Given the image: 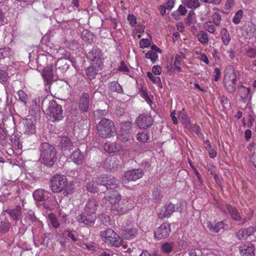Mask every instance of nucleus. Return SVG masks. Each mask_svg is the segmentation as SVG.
<instances>
[{
    "label": "nucleus",
    "instance_id": "f257e3e1",
    "mask_svg": "<svg viewBox=\"0 0 256 256\" xmlns=\"http://www.w3.org/2000/svg\"><path fill=\"white\" fill-rule=\"evenodd\" d=\"M110 202V210L115 214L123 215L128 210L129 202L127 199L121 200V195L116 191H110L107 193L103 199V202Z\"/></svg>",
    "mask_w": 256,
    "mask_h": 256
},
{
    "label": "nucleus",
    "instance_id": "f03ea898",
    "mask_svg": "<svg viewBox=\"0 0 256 256\" xmlns=\"http://www.w3.org/2000/svg\"><path fill=\"white\" fill-rule=\"evenodd\" d=\"M50 185L52 190L54 193L62 192L64 196H68L73 192L72 184L68 182L64 175L56 174L52 176L50 180Z\"/></svg>",
    "mask_w": 256,
    "mask_h": 256
},
{
    "label": "nucleus",
    "instance_id": "7ed1b4c3",
    "mask_svg": "<svg viewBox=\"0 0 256 256\" xmlns=\"http://www.w3.org/2000/svg\"><path fill=\"white\" fill-rule=\"evenodd\" d=\"M96 130L98 135L104 138H110L116 134L114 122L106 118L100 120L96 126Z\"/></svg>",
    "mask_w": 256,
    "mask_h": 256
},
{
    "label": "nucleus",
    "instance_id": "20e7f679",
    "mask_svg": "<svg viewBox=\"0 0 256 256\" xmlns=\"http://www.w3.org/2000/svg\"><path fill=\"white\" fill-rule=\"evenodd\" d=\"M40 160L46 166H51L56 160L54 148L47 142L42 143L40 147Z\"/></svg>",
    "mask_w": 256,
    "mask_h": 256
},
{
    "label": "nucleus",
    "instance_id": "39448f33",
    "mask_svg": "<svg viewBox=\"0 0 256 256\" xmlns=\"http://www.w3.org/2000/svg\"><path fill=\"white\" fill-rule=\"evenodd\" d=\"M236 76L234 70L232 66L226 70L224 79V86L226 90L230 94H234L236 91Z\"/></svg>",
    "mask_w": 256,
    "mask_h": 256
},
{
    "label": "nucleus",
    "instance_id": "423d86ee",
    "mask_svg": "<svg viewBox=\"0 0 256 256\" xmlns=\"http://www.w3.org/2000/svg\"><path fill=\"white\" fill-rule=\"evenodd\" d=\"M100 236L102 241L108 244L118 247L122 244L121 238L111 228L102 231Z\"/></svg>",
    "mask_w": 256,
    "mask_h": 256
},
{
    "label": "nucleus",
    "instance_id": "0eeeda50",
    "mask_svg": "<svg viewBox=\"0 0 256 256\" xmlns=\"http://www.w3.org/2000/svg\"><path fill=\"white\" fill-rule=\"evenodd\" d=\"M88 58L92 62V65H95L98 70H102L104 66V54L100 50L94 48L88 54Z\"/></svg>",
    "mask_w": 256,
    "mask_h": 256
},
{
    "label": "nucleus",
    "instance_id": "6e6552de",
    "mask_svg": "<svg viewBox=\"0 0 256 256\" xmlns=\"http://www.w3.org/2000/svg\"><path fill=\"white\" fill-rule=\"evenodd\" d=\"M96 184H98L106 186L107 189L110 188L112 190L118 186L119 181L113 176L102 175L98 178Z\"/></svg>",
    "mask_w": 256,
    "mask_h": 256
},
{
    "label": "nucleus",
    "instance_id": "1a4fd4ad",
    "mask_svg": "<svg viewBox=\"0 0 256 256\" xmlns=\"http://www.w3.org/2000/svg\"><path fill=\"white\" fill-rule=\"evenodd\" d=\"M48 111L50 116L53 120H60L64 117L62 106L55 102L50 104Z\"/></svg>",
    "mask_w": 256,
    "mask_h": 256
},
{
    "label": "nucleus",
    "instance_id": "9d476101",
    "mask_svg": "<svg viewBox=\"0 0 256 256\" xmlns=\"http://www.w3.org/2000/svg\"><path fill=\"white\" fill-rule=\"evenodd\" d=\"M144 172L140 169H134L126 172L122 178V182L126 184L130 181H135L142 177Z\"/></svg>",
    "mask_w": 256,
    "mask_h": 256
},
{
    "label": "nucleus",
    "instance_id": "9b49d317",
    "mask_svg": "<svg viewBox=\"0 0 256 256\" xmlns=\"http://www.w3.org/2000/svg\"><path fill=\"white\" fill-rule=\"evenodd\" d=\"M178 204H174L172 203L166 204L158 212V217L160 219L170 217L174 212L178 210Z\"/></svg>",
    "mask_w": 256,
    "mask_h": 256
},
{
    "label": "nucleus",
    "instance_id": "f8f14e48",
    "mask_svg": "<svg viewBox=\"0 0 256 256\" xmlns=\"http://www.w3.org/2000/svg\"><path fill=\"white\" fill-rule=\"evenodd\" d=\"M153 120L150 114H140L136 118V123L140 128H146L152 126Z\"/></svg>",
    "mask_w": 256,
    "mask_h": 256
},
{
    "label": "nucleus",
    "instance_id": "ddd939ff",
    "mask_svg": "<svg viewBox=\"0 0 256 256\" xmlns=\"http://www.w3.org/2000/svg\"><path fill=\"white\" fill-rule=\"evenodd\" d=\"M171 232L170 226L168 223H163L155 231L154 236L158 240L168 237Z\"/></svg>",
    "mask_w": 256,
    "mask_h": 256
},
{
    "label": "nucleus",
    "instance_id": "4468645a",
    "mask_svg": "<svg viewBox=\"0 0 256 256\" xmlns=\"http://www.w3.org/2000/svg\"><path fill=\"white\" fill-rule=\"evenodd\" d=\"M96 216L88 213H82L77 216V220L84 225L91 226L94 224L96 220Z\"/></svg>",
    "mask_w": 256,
    "mask_h": 256
},
{
    "label": "nucleus",
    "instance_id": "2eb2a0df",
    "mask_svg": "<svg viewBox=\"0 0 256 256\" xmlns=\"http://www.w3.org/2000/svg\"><path fill=\"white\" fill-rule=\"evenodd\" d=\"M238 248L242 256H254L255 255V246L250 242L241 245Z\"/></svg>",
    "mask_w": 256,
    "mask_h": 256
},
{
    "label": "nucleus",
    "instance_id": "dca6fc26",
    "mask_svg": "<svg viewBox=\"0 0 256 256\" xmlns=\"http://www.w3.org/2000/svg\"><path fill=\"white\" fill-rule=\"evenodd\" d=\"M59 147L64 154H68V152L73 148V144L68 138L64 136L61 138Z\"/></svg>",
    "mask_w": 256,
    "mask_h": 256
},
{
    "label": "nucleus",
    "instance_id": "f3484780",
    "mask_svg": "<svg viewBox=\"0 0 256 256\" xmlns=\"http://www.w3.org/2000/svg\"><path fill=\"white\" fill-rule=\"evenodd\" d=\"M22 124V130L24 133L27 134H31L35 132V125L31 119L26 118L24 120Z\"/></svg>",
    "mask_w": 256,
    "mask_h": 256
},
{
    "label": "nucleus",
    "instance_id": "a211bd4d",
    "mask_svg": "<svg viewBox=\"0 0 256 256\" xmlns=\"http://www.w3.org/2000/svg\"><path fill=\"white\" fill-rule=\"evenodd\" d=\"M254 232V228L250 226L248 228H242L236 232V236L240 240H245Z\"/></svg>",
    "mask_w": 256,
    "mask_h": 256
},
{
    "label": "nucleus",
    "instance_id": "6ab92c4d",
    "mask_svg": "<svg viewBox=\"0 0 256 256\" xmlns=\"http://www.w3.org/2000/svg\"><path fill=\"white\" fill-rule=\"evenodd\" d=\"M34 199L38 202H43L49 198L50 193L43 189H38L33 192Z\"/></svg>",
    "mask_w": 256,
    "mask_h": 256
},
{
    "label": "nucleus",
    "instance_id": "aec40b11",
    "mask_svg": "<svg viewBox=\"0 0 256 256\" xmlns=\"http://www.w3.org/2000/svg\"><path fill=\"white\" fill-rule=\"evenodd\" d=\"M98 204L94 199L88 200L85 206V211L86 213L94 215L98 209Z\"/></svg>",
    "mask_w": 256,
    "mask_h": 256
},
{
    "label": "nucleus",
    "instance_id": "412c9836",
    "mask_svg": "<svg viewBox=\"0 0 256 256\" xmlns=\"http://www.w3.org/2000/svg\"><path fill=\"white\" fill-rule=\"evenodd\" d=\"M250 92L249 88H247L242 84L239 85L238 88V92L240 98V100L244 102H246L250 99Z\"/></svg>",
    "mask_w": 256,
    "mask_h": 256
},
{
    "label": "nucleus",
    "instance_id": "4be33fe9",
    "mask_svg": "<svg viewBox=\"0 0 256 256\" xmlns=\"http://www.w3.org/2000/svg\"><path fill=\"white\" fill-rule=\"evenodd\" d=\"M138 234L136 228L129 226L126 228L122 233V236L128 240L132 239Z\"/></svg>",
    "mask_w": 256,
    "mask_h": 256
},
{
    "label": "nucleus",
    "instance_id": "5701e85b",
    "mask_svg": "<svg viewBox=\"0 0 256 256\" xmlns=\"http://www.w3.org/2000/svg\"><path fill=\"white\" fill-rule=\"evenodd\" d=\"M44 79L46 80V84H49L53 78V66H49L45 68L42 73Z\"/></svg>",
    "mask_w": 256,
    "mask_h": 256
},
{
    "label": "nucleus",
    "instance_id": "b1692460",
    "mask_svg": "<svg viewBox=\"0 0 256 256\" xmlns=\"http://www.w3.org/2000/svg\"><path fill=\"white\" fill-rule=\"evenodd\" d=\"M221 40H222L224 46H221V50L224 51L226 50H225L224 46H227L229 44L230 41V38L229 32L226 28H222L220 30Z\"/></svg>",
    "mask_w": 256,
    "mask_h": 256
},
{
    "label": "nucleus",
    "instance_id": "393cba45",
    "mask_svg": "<svg viewBox=\"0 0 256 256\" xmlns=\"http://www.w3.org/2000/svg\"><path fill=\"white\" fill-rule=\"evenodd\" d=\"M250 153L248 154V159L250 162L256 168V144H250L248 147Z\"/></svg>",
    "mask_w": 256,
    "mask_h": 256
},
{
    "label": "nucleus",
    "instance_id": "a878e982",
    "mask_svg": "<svg viewBox=\"0 0 256 256\" xmlns=\"http://www.w3.org/2000/svg\"><path fill=\"white\" fill-rule=\"evenodd\" d=\"M104 148L107 152L112 153L122 150V148L120 144L108 142L105 144Z\"/></svg>",
    "mask_w": 256,
    "mask_h": 256
},
{
    "label": "nucleus",
    "instance_id": "bb28decb",
    "mask_svg": "<svg viewBox=\"0 0 256 256\" xmlns=\"http://www.w3.org/2000/svg\"><path fill=\"white\" fill-rule=\"evenodd\" d=\"M89 96L88 94H84L80 101V108L83 112H86L88 108Z\"/></svg>",
    "mask_w": 256,
    "mask_h": 256
},
{
    "label": "nucleus",
    "instance_id": "cd10ccee",
    "mask_svg": "<svg viewBox=\"0 0 256 256\" xmlns=\"http://www.w3.org/2000/svg\"><path fill=\"white\" fill-rule=\"evenodd\" d=\"M174 242H166L161 245L160 250L164 254L168 255L174 250Z\"/></svg>",
    "mask_w": 256,
    "mask_h": 256
},
{
    "label": "nucleus",
    "instance_id": "c85d7f7f",
    "mask_svg": "<svg viewBox=\"0 0 256 256\" xmlns=\"http://www.w3.org/2000/svg\"><path fill=\"white\" fill-rule=\"evenodd\" d=\"M70 158L74 163L80 164L82 162L84 156L80 149L78 148L71 154Z\"/></svg>",
    "mask_w": 256,
    "mask_h": 256
},
{
    "label": "nucleus",
    "instance_id": "c756f323",
    "mask_svg": "<svg viewBox=\"0 0 256 256\" xmlns=\"http://www.w3.org/2000/svg\"><path fill=\"white\" fill-rule=\"evenodd\" d=\"M227 209L232 218L236 221L240 220L242 217L238 210L230 205H227Z\"/></svg>",
    "mask_w": 256,
    "mask_h": 256
},
{
    "label": "nucleus",
    "instance_id": "7c9ffc66",
    "mask_svg": "<svg viewBox=\"0 0 256 256\" xmlns=\"http://www.w3.org/2000/svg\"><path fill=\"white\" fill-rule=\"evenodd\" d=\"M182 4L188 8L196 9L200 6L198 0H182Z\"/></svg>",
    "mask_w": 256,
    "mask_h": 256
},
{
    "label": "nucleus",
    "instance_id": "2f4dec72",
    "mask_svg": "<svg viewBox=\"0 0 256 256\" xmlns=\"http://www.w3.org/2000/svg\"><path fill=\"white\" fill-rule=\"evenodd\" d=\"M8 213L16 222L21 214V208L20 206H16L14 208L8 210Z\"/></svg>",
    "mask_w": 256,
    "mask_h": 256
},
{
    "label": "nucleus",
    "instance_id": "473e14b6",
    "mask_svg": "<svg viewBox=\"0 0 256 256\" xmlns=\"http://www.w3.org/2000/svg\"><path fill=\"white\" fill-rule=\"evenodd\" d=\"M109 88L111 91L118 93H122L123 90L121 86L116 82H112L108 84Z\"/></svg>",
    "mask_w": 256,
    "mask_h": 256
},
{
    "label": "nucleus",
    "instance_id": "72a5a7b5",
    "mask_svg": "<svg viewBox=\"0 0 256 256\" xmlns=\"http://www.w3.org/2000/svg\"><path fill=\"white\" fill-rule=\"evenodd\" d=\"M208 226L211 231L214 232H218L220 230L224 228V224L223 222H220L216 223L214 226L212 223H210Z\"/></svg>",
    "mask_w": 256,
    "mask_h": 256
},
{
    "label": "nucleus",
    "instance_id": "f704fd0d",
    "mask_svg": "<svg viewBox=\"0 0 256 256\" xmlns=\"http://www.w3.org/2000/svg\"><path fill=\"white\" fill-rule=\"evenodd\" d=\"M94 66H89L86 70V75L90 80L95 78L97 74V71L98 70L97 68L94 67Z\"/></svg>",
    "mask_w": 256,
    "mask_h": 256
},
{
    "label": "nucleus",
    "instance_id": "c9c22d12",
    "mask_svg": "<svg viewBox=\"0 0 256 256\" xmlns=\"http://www.w3.org/2000/svg\"><path fill=\"white\" fill-rule=\"evenodd\" d=\"M18 99L20 102L24 104V106L28 107V94L23 90H19L18 92Z\"/></svg>",
    "mask_w": 256,
    "mask_h": 256
},
{
    "label": "nucleus",
    "instance_id": "e433bc0d",
    "mask_svg": "<svg viewBox=\"0 0 256 256\" xmlns=\"http://www.w3.org/2000/svg\"><path fill=\"white\" fill-rule=\"evenodd\" d=\"M197 38L198 41L204 44L208 42V34L204 31H200L197 34Z\"/></svg>",
    "mask_w": 256,
    "mask_h": 256
},
{
    "label": "nucleus",
    "instance_id": "4c0bfd02",
    "mask_svg": "<svg viewBox=\"0 0 256 256\" xmlns=\"http://www.w3.org/2000/svg\"><path fill=\"white\" fill-rule=\"evenodd\" d=\"M40 100L38 98H34L30 102V106H28L32 110L38 111L40 108Z\"/></svg>",
    "mask_w": 256,
    "mask_h": 256
},
{
    "label": "nucleus",
    "instance_id": "58836bf2",
    "mask_svg": "<svg viewBox=\"0 0 256 256\" xmlns=\"http://www.w3.org/2000/svg\"><path fill=\"white\" fill-rule=\"evenodd\" d=\"M48 220L50 222V224L55 228H58L60 226V223L58 222L57 218L55 214H50L48 216Z\"/></svg>",
    "mask_w": 256,
    "mask_h": 256
},
{
    "label": "nucleus",
    "instance_id": "ea45409f",
    "mask_svg": "<svg viewBox=\"0 0 256 256\" xmlns=\"http://www.w3.org/2000/svg\"><path fill=\"white\" fill-rule=\"evenodd\" d=\"M132 128V124L129 122H124L122 123L120 132L130 134Z\"/></svg>",
    "mask_w": 256,
    "mask_h": 256
},
{
    "label": "nucleus",
    "instance_id": "a19ab883",
    "mask_svg": "<svg viewBox=\"0 0 256 256\" xmlns=\"http://www.w3.org/2000/svg\"><path fill=\"white\" fill-rule=\"evenodd\" d=\"M146 58L150 59L151 62L154 64L158 58V56L156 52L153 51H148L146 54Z\"/></svg>",
    "mask_w": 256,
    "mask_h": 256
},
{
    "label": "nucleus",
    "instance_id": "79ce46f5",
    "mask_svg": "<svg viewBox=\"0 0 256 256\" xmlns=\"http://www.w3.org/2000/svg\"><path fill=\"white\" fill-rule=\"evenodd\" d=\"M97 184L94 181H89L87 182V190L91 192H98Z\"/></svg>",
    "mask_w": 256,
    "mask_h": 256
},
{
    "label": "nucleus",
    "instance_id": "37998d69",
    "mask_svg": "<svg viewBox=\"0 0 256 256\" xmlns=\"http://www.w3.org/2000/svg\"><path fill=\"white\" fill-rule=\"evenodd\" d=\"M12 54L10 49L8 48H0V58H4Z\"/></svg>",
    "mask_w": 256,
    "mask_h": 256
},
{
    "label": "nucleus",
    "instance_id": "c03bdc74",
    "mask_svg": "<svg viewBox=\"0 0 256 256\" xmlns=\"http://www.w3.org/2000/svg\"><path fill=\"white\" fill-rule=\"evenodd\" d=\"M213 22L216 26H220L221 24V16L220 14L217 12H215L212 14V16Z\"/></svg>",
    "mask_w": 256,
    "mask_h": 256
},
{
    "label": "nucleus",
    "instance_id": "a18cd8bd",
    "mask_svg": "<svg viewBox=\"0 0 256 256\" xmlns=\"http://www.w3.org/2000/svg\"><path fill=\"white\" fill-rule=\"evenodd\" d=\"M137 140L142 142H146L149 139V136L146 132L138 133L136 135Z\"/></svg>",
    "mask_w": 256,
    "mask_h": 256
},
{
    "label": "nucleus",
    "instance_id": "49530a36",
    "mask_svg": "<svg viewBox=\"0 0 256 256\" xmlns=\"http://www.w3.org/2000/svg\"><path fill=\"white\" fill-rule=\"evenodd\" d=\"M24 220L26 222L30 224V223H32L37 220V219L34 214L26 213L25 214Z\"/></svg>",
    "mask_w": 256,
    "mask_h": 256
},
{
    "label": "nucleus",
    "instance_id": "de8ad7c7",
    "mask_svg": "<svg viewBox=\"0 0 256 256\" xmlns=\"http://www.w3.org/2000/svg\"><path fill=\"white\" fill-rule=\"evenodd\" d=\"M243 15V11L242 10H238L235 14L233 18L232 22L235 24H238L242 18Z\"/></svg>",
    "mask_w": 256,
    "mask_h": 256
},
{
    "label": "nucleus",
    "instance_id": "09e8293b",
    "mask_svg": "<svg viewBox=\"0 0 256 256\" xmlns=\"http://www.w3.org/2000/svg\"><path fill=\"white\" fill-rule=\"evenodd\" d=\"M162 197L160 188H157L154 189L152 192L153 199L155 201L158 202L161 200Z\"/></svg>",
    "mask_w": 256,
    "mask_h": 256
},
{
    "label": "nucleus",
    "instance_id": "8fccbe9b",
    "mask_svg": "<svg viewBox=\"0 0 256 256\" xmlns=\"http://www.w3.org/2000/svg\"><path fill=\"white\" fill-rule=\"evenodd\" d=\"M118 70L126 74H128V73L130 72L129 68L123 61L120 62V64L118 68Z\"/></svg>",
    "mask_w": 256,
    "mask_h": 256
},
{
    "label": "nucleus",
    "instance_id": "3c124183",
    "mask_svg": "<svg viewBox=\"0 0 256 256\" xmlns=\"http://www.w3.org/2000/svg\"><path fill=\"white\" fill-rule=\"evenodd\" d=\"M204 28L210 33L213 34L216 31V28L211 22H206L204 24Z\"/></svg>",
    "mask_w": 256,
    "mask_h": 256
},
{
    "label": "nucleus",
    "instance_id": "603ef678",
    "mask_svg": "<svg viewBox=\"0 0 256 256\" xmlns=\"http://www.w3.org/2000/svg\"><path fill=\"white\" fill-rule=\"evenodd\" d=\"M127 19L132 26L134 27L136 24V18L134 15L132 14H128Z\"/></svg>",
    "mask_w": 256,
    "mask_h": 256
},
{
    "label": "nucleus",
    "instance_id": "864d4df0",
    "mask_svg": "<svg viewBox=\"0 0 256 256\" xmlns=\"http://www.w3.org/2000/svg\"><path fill=\"white\" fill-rule=\"evenodd\" d=\"M150 44V40L148 38H142L140 42V46L142 48H148Z\"/></svg>",
    "mask_w": 256,
    "mask_h": 256
},
{
    "label": "nucleus",
    "instance_id": "5fc2aeb1",
    "mask_svg": "<svg viewBox=\"0 0 256 256\" xmlns=\"http://www.w3.org/2000/svg\"><path fill=\"white\" fill-rule=\"evenodd\" d=\"M147 76L152 82L153 83L156 84L160 82V78L158 76H154L150 72L146 73Z\"/></svg>",
    "mask_w": 256,
    "mask_h": 256
},
{
    "label": "nucleus",
    "instance_id": "6e6d98bb",
    "mask_svg": "<svg viewBox=\"0 0 256 256\" xmlns=\"http://www.w3.org/2000/svg\"><path fill=\"white\" fill-rule=\"evenodd\" d=\"M129 134H130L120 132V134L118 136L120 140L121 141L126 142H128L130 139Z\"/></svg>",
    "mask_w": 256,
    "mask_h": 256
},
{
    "label": "nucleus",
    "instance_id": "4d7b16f0",
    "mask_svg": "<svg viewBox=\"0 0 256 256\" xmlns=\"http://www.w3.org/2000/svg\"><path fill=\"white\" fill-rule=\"evenodd\" d=\"M99 218L102 220V223L106 226H108L110 224V218L108 216L102 214L99 216Z\"/></svg>",
    "mask_w": 256,
    "mask_h": 256
},
{
    "label": "nucleus",
    "instance_id": "13d9d810",
    "mask_svg": "<svg viewBox=\"0 0 256 256\" xmlns=\"http://www.w3.org/2000/svg\"><path fill=\"white\" fill-rule=\"evenodd\" d=\"M9 78L6 72L4 70H0V82H6Z\"/></svg>",
    "mask_w": 256,
    "mask_h": 256
},
{
    "label": "nucleus",
    "instance_id": "bf43d9fd",
    "mask_svg": "<svg viewBox=\"0 0 256 256\" xmlns=\"http://www.w3.org/2000/svg\"><path fill=\"white\" fill-rule=\"evenodd\" d=\"M246 54L250 58H254L256 57V48H249L246 50Z\"/></svg>",
    "mask_w": 256,
    "mask_h": 256
},
{
    "label": "nucleus",
    "instance_id": "052dcab7",
    "mask_svg": "<svg viewBox=\"0 0 256 256\" xmlns=\"http://www.w3.org/2000/svg\"><path fill=\"white\" fill-rule=\"evenodd\" d=\"M182 60L175 58L174 66L178 72H182V68L180 66Z\"/></svg>",
    "mask_w": 256,
    "mask_h": 256
},
{
    "label": "nucleus",
    "instance_id": "680f3d73",
    "mask_svg": "<svg viewBox=\"0 0 256 256\" xmlns=\"http://www.w3.org/2000/svg\"><path fill=\"white\" fill-rule=\"evenodd\" d=\"M152 72L155 75H160L162 73V68L158 65L152 67Z\"/></svg>",
    "mask_w": 256,
    "mask_h": 256
},
{
    "label": "nucleus",
    "instance_id": "e2e57ef3",
    "mask_svg": "<svg viewBox=\"0 0 256 256\" xmlns=\"http://www.w3.org/2000/svg\"><path fill=\"white\" fill-rule=\"evenodd\" d=\"M144 27L140 24H138L134 26V30L136 33H142L144 32Z\"/></svg>",
    "mask_w": 256,
    "mask_h": 256
},
{
    "label": "nucleus",
    "instance_id": "0e129e2a",
    "mask_svg": "<svg viewBox=\"0 0 256 256\" xmlns=\"http://www.w3.org/2000/svg\"><path fill=\"white\" fill-rule=\"evenodd\" d=\"M214 74V80L217 82L220 76V69L218 68H215Z\"/></svg>",
    "mask_w": 256,
    "mask_h": 256
},
{
    "label": "nucleus",
    "instance_id": "69168bd1",
    "mask_svg": "<svg viewBox=\"0 0 256 256\" xmlns=\"http://www.w3.org/2000/svg\"><path fill=\"white\" fill-rule=\"evenodd\" d=\"M66 233H67V234H66L68 238H71L72 240L74 242L76 241L77 238H76V236H75V234H74L73 232H72L70 230H68L66 231Z\"/></svg>",
    "mask_w": 256,
    "mask_h": 256
},
{
    "label": "nucleus",
    "instance_id": "338daca9",
    "mask_svg": "<svg viewBox=\"0 0 256 256\" xmlns=\"http://www.w3.org/2000/svg\"><path fill=\"white\" fill-rule=\"evenodd\" d=\"M179 118L182 120V122H186L188 120V118L184 111L179 112Z\"/></svg>",
    "mask_w": 256,
    "mask_h": 256
},
{
    "label": "nucleus",
    "instance_id": "774afa93",
    "mask_svg": "<svg viewBox=\"0 0 256 256\" xmlns=\"http://www.w3.org/2000/svg\"><path fill=\"white\" fill-rule=\"evenodd\" d=\"M174 6V2L173 0H168L164 4V6L167 10H171Z\"/></svg>",
    "mask_w": 256,
    "mask_h": 256
}]
</instances>
